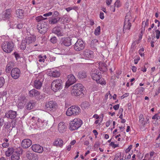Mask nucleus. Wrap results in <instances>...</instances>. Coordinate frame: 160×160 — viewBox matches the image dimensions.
Instances as JSON below:
<instances>
[{"mask_svg": "<svg viewBox=\"0 0 160 160\" xmlns=\"http://www.w3.org/2000/svg\"><path fill=\"white\" fill-rule=\"evenodd\" d=\"M82 124V120L79 118H74L70 122L69 125V129L71 131L77 130Z\"/></svg>", "mask_w": 160, "mask_h": 160, "instance_id": "1", "label": "nucleus"}, {"mask_svg": "<svg viewBox=\"0 0 160 160\" xmlns=\"http://www.w3.org/2000/svg\"><path fill=\"white\" fill-rule=\"evenodd\" d=\"M92 77L93 79L95 80L97 83L102 85H105L106 84L105 80L101 78V73L98 70H94L92 74Z\"/></svg>", "mask_w": 160, "mask_h": 160, "instance_id": "2", "label": "nucleus"}, {"mask_svg": "<svg viewBox=\"0 0 160 160\" xmlns=\"http://www.w3.org/2000/svg\"><path fill=\"white\" fill-rule=\"evenodd\" d=\"M71 93L72 95L78 97L83 94L84 87L81 83H77L72 86Z\"/></svg>", "mask_w": 160, "mask_h": 160, "instance_id": "3", "label": "nucleus"}, {"mask_svg": "<svg viewBox=\"0 0 160 160\" xmlns=\"http://www.w3.org/2000/svg\"><path fill=\"white\" fill-rule=\"evenodd\" d=\"M15 45L12 42L6 41L2 44V48L5 52L10 53L14 50Z\"/></svg>", "mask_w": 160, "mask_h": 160, "instance_id": "4", "label": "nucleus"}, {"mask_svg": "<svg viewBox=\"0 0 160 160\" xmlns=\"http://www.w3.org/2000/svg\"><path fill=\"white\" fill-rule=\"evenodd\" d=\"M62 82L60 79H56L54 80L51 84V88L54 92H57L62 88Z\"/></svg>", "mask_w": 160, "mask_h": 160, "instance_id": "5", "label": "nucleus"}, {"mask_svg": "<svg viewBox=\"0 0 160 160\" xmlns=\"http://www.w3.org/2000/svg\"><path fill=\"white\" fill-rule=\"evenodd\" d=\"M38 32L41 34H44L46 32L47 28V23L45 21L39 22L37 26Z\"/></svg>", "mask_w": 160, "mask_h": 160, "instance_id": "6", "label": "nucleus"}, {"mask_svg": "<svg viewBox=\"0 0 160 160\" xmlns=\"http://www.w3.org/2000/svg\"><path fill=\"white\" fill-rule=\"evenodd\" d=\"M85 44L83 41L80 39H78L74 44V49L77 51L83 50L85 48Z\"/></svg>", "mask_w": 160, "mask_h": 160, "instance_id": "7", "label": "nucleus"}, {"mask_svg": "<svg viewBox=\"0 0 160 160\" xmlns=\"http://www.w3.org/2000/svg\"><path fill=\"white\" fill-rule=\"evenodd\" d=\"M68 80L66 83L65 87L68 88L69 86L73 84L76 81L75 76L72 74L68 76Z\"/></svg>", "mask_w": 160, "mask_h": 160, "instance_id": "8", "label": "nucleus"}, {"mask_svg": "<svg viewBox=\"0 0 160 160\" xmlns=\"http://www.w3.org/2000/svg\"><path fill=\"white\" fill-rule=\"evenodd\" d=\"M21 72L19 69L18 68H13L11 72V77L14 79H18L20 76Z\"/></svg>", "mask_w": 160, "mask_h": 160, "instance_id": "9", "label": "nucleus"}, {"mask_svg": "<svg viewBox=\"0 0 160 160\" xmlns=\"http://www.w3.org/2000/svg\"><path fill=\"white\" fill-rule=\"evenodd\" d=\"M67 129V126L64 122H61L59 123L58 126V131L60 133L64 132Z\"/></svg>", "mask_w": 160, "mask_h": 160, "instance_id": "10", "label": "nucleus"}, {"mask_svg": "<svg viewBox=\"0 0 160 160\" xmlns=\"http://www.w3.org/2000/svg\"><path fill=\"white\" fill-rule=\"evenodd\" d=\"M71 39L69 37H64L62 38L60 43L61 44L66 46H69L71 45Z\"/></svg>", "mask_w": 160, "mask_h": 160, "instance_id": "11", "label": "nucleus"}, {"mask_svg": "<svg viewBox=\"0 0 160 160\" xmlns=\"http://www.w3.org/2000/svg\"><path fill=\"white\" fill-rule=\"evenodd\" d=\"M11 17V9H8L3 12L1 15V17L4 20L9 19Z\"/></svg>", "mask_w": 160, "mask_h": 160, "instance_id": "12", "label": "nucleus"}, {"mask_svg": "<svg viewBox=\"0 0 160 160\" xmlns=\"http://www.w3.org/2000/svg\"><path fill=\"white\" fill-rule=\"evenodd\" d=\"M62 29L59 26L56 27L52 29V32L56 34L58 36H62L64 34Z\"/></svg>", "mask_w": 160, "mask_h": 160, "instance_id": "13", "label": "nucleus"}, {"mask_svg": "<svg viewBox=\"0 0 160 160\" xmlns=\"http://www.w3.org/2000/svg\"><path fill=\"white\" fill-rule=\"evenodd\" d=\"M32 144L31 140L29 139H23L21 143V145L23 148H27L31 146Z\"/></svg>", "mask_w": 160, "mask_h": 160, "instance_id": "14", "label": "nucleus"}, {"mask_svg": "<svg viewBox=\"0 0 160 160\" xmlns=\"http://www.w3.org/2000/svg\"><path fill=\"white\" fill-rule=\"evenodd\" d=\"M32 150L34 152L39 153H42L43 151L42 147L39 145L35 144L33 145L31 147Z\"/></svg>", "mask_w": 160, "mask_h": 160, "instance_id": "15", "label": "nucleus"}, {"mask_svg": "<svg viewBox=\"0 0 160 160\" xmlns=\"http://www.w3.org/2000/svg\"><path fill=\"white\" fill-rule=\"evenodd\" d=\"M83 55L85 59H88L93 57V52L89 50L86 49L84 51Z\"/></svg>", "mask_w": 160, "mask_h": 160, "instance_id": "16", "label": "nucleus"}, {"mask_svg": "<svg viewBox=\"0 0 160 160\" xmlns=\"http://www.w3.org/2000/svg\"><path fill=\"white\" fill-rule=\"evenodd\" d=\"M45 107L47 108H49L50 109H56L58 108V105L55 102L51 101L46 103Z\"/></svg>", "mask_w": 160, "mask_h": 160, "instance_id": "17", "label": "nucleus"}, {"mask_svg": "<svg viewBox=\"0 0 160 160\" xmlns=\"http://www.w3.org/2000/svg\"><path fill=\"white\" fill-rule=\"evenodd\" d=\"M16 112L14 111H8V112L6 113L5 116L8 118L12 119L16 117Z\"/></svg>", "mask_w": 160, "mask_h": 160, "instance_id": "18", "label": "nucleus"}, {"mask_svg": "<svg viewBox=\"0 0 160 160\" xmlns=\"http://www.w3.org/2000/svg\"><path fill=\"white\" fill-rule=\"evenodd\" d=\"M63 142L62 139L60 138L56 139L53 142V144L56 147H62L63 145Z\"/></svg>", "mask_w": 160, "mask_h": 160, "instance_id": "19", "label": "nucleus"}, {"mask_svg": "<svg viewBox=\"0 0 160 160\" xmlns=\"http://www.w3.org/2000/svg\"><path fill=\"white\" fill-rule=\"evenodd\" d=\"M99 68L100 70L103 72L107 71V65L104 62H100L99 63Z\"/></svg>", "mask_w": 160, "mask_h": 160, "instance_id": "20", "label": "nucleus"}, {"mask_svg": "<svg viewBox=\"0 0 160 160\" xmlns=\"http://www.w3.org/2000/svg\"><path fill=\"white\" fill-rule=\"evenodd\" d=\"M80 113V111H67L66 115L68 116H74L78 115Z\"/></svg>", "mask_w": 160, "mask_h": 160, "instance_id": "21", "label": "nucleus"}, {"mask_svg": "<svg viewBox=\"0 0 160 160\" xmlns=\"http://www.w3.org/2000/svg\"><path fill=\"white\" fill-rule=\"evenodd\" d=\"M16 13L17 17L20 19H22L24 16V11L21 9H17L16 11Z\"/></svg>", "mask_w": 160, "mask_h": 160, "instance_id": "22", "label": "nucleus"}, {"mask_svg": "<svg viewBox=\"0 0 160 160\" xmlns=\"http://www.w3.org/2000/svg\"><path fill=\"white\" fill-rule=\"evenodd\" d=\"M132 24L131 23H124L123 27V32L124 33L125 32H128L130 30Z\"/></svg>", "mask_w": 160, "mask_h": 160, "instance_id": "23", "label": "nucleus"}, {"mask_svg": "<svg viewBox=\"0 0 160 160\" xmlns=\"http://www.w3.org/2000/svg\"><path fill=\"white\" fill-rule=\"evenodd\" d=\"M34 86L36 89H40L42 86V81L41 80L36 79L34 82Z\"/></svg>", "mask_w": 160, "mask_h": 160, "instance_id": "24", "label": "nucleus"}, {"mask_svg": "<svg viewBox=\"0 0 160 160\" xmlns=\"http://www.w3.org/2000/svg\"><path fill=\"white\" fill-rule=\"evenodd\" d=\"M49 75L52 77L57 78L60 76V75L59 71L55 70H51L49 73Z\"/></svg>", "mask_w": 160, "mask_h": 160, "instance_id": "25", "label": "nucleus"}, {"mask_svg": "<svg viewBox=\"0 0 160 160\" xmlns=\"http://www.w3.org/2000/svg\"><path fill=\"white\" fill-rule=\"evenodd\" d=\"M61 18H55L53 17H51L49 19V23L50 24H54L57 23L61 19Z\"/></svg>", "mask_w": 160, "mask_h": 160, "instance_id": "26", "label": "nucleus"}, {"mask_svg": "<svg viewBox=\"0 0 160 160\" xmlns=\"http://www.w3.org/2000/svg\"><path fill=\"white\" fill-rule=\"evenodd\" d=\"M39 94L38 91L33 89L29 92L28 94L30 97H34L38 96Z\"/></svg>", "mask_w": 160, "mask_h": 160, "instance_id": "27", "label": "nucleus"}, {"mask_svg": "<svg viewBox=\"0 0 160 160\" xmlns=\"http://www.w3.org/2000/svg\"><path fill=\"white\" fill-rule=\"evenodd\" d=\"M24 39L27 42V43L28 44L33 43L36 40V38L33 36H30Z\"/></svg>", "mask_w": 160, "mask_h": 160, "instance_id": "28", "label": "nucleus"}, {"mask_svg": "<svg viewBox=\"0 0 160 160\" xmlns=\"http://www.w3.org/2000/svg\"><path fill=\"white\" fill-rule=\"evenodd\" d=\"M35 102L33 101H30L27 104L26 109L30 110L33 109L34 107L35 106Z\"/></svg>", "mask_w": 160, "mask_h": 160, "instance_id": "29", "label": "nucleus"}, {"mask_svg": "<svg viewBox=\"0 0 160 160\" xmlns=\"http://www.w3.org/2000/svg\"><path fill=\"white\" fill-rule=\"evenodd\" d=\"M20 158V153L18 152H15L12 154V160H19Z\"/></svg>", "mask_w": 160, "mask_h": 160, "instance_id": "30", "label": "nucleus"}, {"mask_svg": "<svg viewBox=\"0 0 160 160\" xmlns=\"http://www.w3.org/2000/svg\"><path fill=\"white\" fill-rule=\"evenodd\" d=\"M81 106L82 109H88L90 107V104L88 102L84 101L81 104Z\"/></svg>", "mask_w": 160, "mask_h": 160, "instance_id": "31", "label": "nucleus"}, {"mask_svg": "<svg viewBox=\"0 0 160 160\" xmlns=\"http://www.w3.org/2000/svg\"><path fill=\"white\" fill-rule=\"evenodd\" d=\"M87 77L86 72L85 71H82L79 72L78 75V77L80 79H83Z\"/></svg>", "mask_w": 160, "mask_h": 160, "instance_id": "32", "label": "nucleus"}, {"mask_svg": "<svg viewBox=\"0 0 160 160\" xmlns=\"http://www.w3.org/2000/svg\"><path fill=\"white\" fill-rule=\"evenodd\" d=\"M14 152V149L13 148H8V150L6 151L5 154L7 156L9 157Z\"/></svg>", "mask_w": 160, "mask_h": 160, "instance_id": "33", "label": "nucleus"}, {"mask_svg": "<svg viewBox=\"0 0 160 160\" xmlns=\"http://www.w3.org/2000/svg\"><path fill=\"white\" fill-rule=\"evenodd\" d=\"M13 67L14 65L13 63L11 62H9L6 66V72H9Z\"/></svg>", "mask_w": 160, "mask_h": 160, "instance_id": "34", "label": "nucleus"}, {"mask_svg": "<svg viewBox=\"0 0 160 160\" xmlns=\"http://www.w3.org/2000/svg\"><path fill=\"white\" fill-rule=\"evenodd\" d=\"M27 44V42L25 40V39L23 40L22 41L21 45L20 46L21 49L22 50H25Z\"/></svg>", "mask_w": 160, "mask_h": 160, "instance_id": "35", "label": "nucleus"}, {"mask_svg": "<svg viewBox=\"0 0 160 160\" xmlns=\"http://www.w3.org/2000/svg\"><path fill=\"white\" fill-rule=\"evenodd\" d=\"M131 18L132 17L130 15V13L128 12L125 17L124 23H126V22H127V23H131L129 21Z\"/></svg>", "mask_w": 160, "mask_h": 160, "instance_id": "36", "label": "nucleus"}, {"mask_svg": "<svg viewBox=\"0 0 160 160\" xmlns=\"http://www.w3.org/2000/svg\"><path fill=\"white\" fill-rule=\"evenodd\" d=\"M144 90V88L142 87L138 88L135 91V93L136 94H142Z\"/></svg>", "mask_w": 160, "mask_h": 160, "instance_id": "37", "label": "nucleus"}, {"mask_svg": "<svg viewBox=\"0 0 160 160\" xmlns=\"http://www.w3.org/2000/svg\"><path fill=\"white\" fill-rule=\"evenodd\" d=\"M26 102V99L25 97L20 96L18 98L17 102H20L21 103H25Z\"/></svg>", "mask_w": 160, "mask_h": 160, "instance_id": "38", "label": "nucleus"}, {"mask_svg": "<svg viewBox=\"0 0 160 160\" xmlns=\"http://www.w3.org/2000/svg\"><path fill=\"white\" fill-rule=\"evenodd\" d=\"M47 19V18H43L42 16H39L36 18V21L39 22H41L42 21H44V20Z\"/></svg>", "mask_w": 160, "mask_h": 160, "instance_id": "39", "label": "nucleus"}, {"mask_svg": "<svg viewBox=\"0 0 160 160\" xmlns=\"http://www.w3.org/2000/svg\"><path fill=\"white\" fill-rule=\"evenodd\" d=\"M39 59V62H44L45 61V59L47 58V56L45 55H39L38 57Z\"/></svg>", "mask_w": 160, "mask_h": 160, "instance_id": "40", "label": "nucleus"}, {"mask_svg": "<svg viewBox=\"0 0 160 160\" xmlns=\"http://www.w3.org/2000/svg\"><path fill=\"white\" fill-rule=\"evenodd\" d=\"M62 19H63V21L62 22V23L64 24L65 23L68 22L69 21V20H68V18L67 15H64L62 17V18L60 20V21H62Z\"/></svg>", "mask_w": 160, "mask_h": 160, "instance_id": "41", "label": "nucleus"}, {"mask_svg": "<svg viewBox=\"0 0 160 160\" xmlns=\"http://www.w3.org/2000/svg\"><path fill=\"white\" fill-rule=\"evenodd\" d=\"M146 120H144V118L142 120V122H139V123L141 124L142 126H144L147 124L149 123V118L148 117H147L146 119Z\"/></svg>", "mask_w": 160, "mask_h": 160, "instance_id": "42", "label": "nucleus"}, {"mask_svg": "<svg viewBox=\"0 0 160 160\" xmlns=\"http://www.w3.org/2000/svg\"><path fill=\"white\" fill-rule=\"evenodd\" d=\"M100 27L98 26L97 28L94 31V34L96 35H98L100 34Z\"/></svg>", "mask_w": 160, "mask_h": 160, "instance_id": "43", "label": "nucleus"}, {"mask_svg": "<svg viewBox=\"0 0 160 160\" xmlns=\"http://www.w3.org/2000/svg\"><path fill=\"white\" fill-rule=\"evenodd\" d=\"M25 104V103L17 102V107L18 109H22L23 108Z\"/></svg>", "mask_w": 160, "mask_h": 160, "instance_id": "44", "label": "nucleus"}, {"mask_svg": "<svg viewBox=\"0 0 160 160\" xmlns=\"http://www.w3.org/2000/svg\"><path fill=\"white\" fill-rule=\"evenodd\" d=\"M74 109L75 110H79L80 109V108L76 106H72L68 108L67 110H72Z\"/></svg>", "mask_w": 160, "mask_h": 160, "instance_id": "45", "label": "nucleus"}, {"mask_svg": "<svg viewBox=\"0 0 160 160\" xmlns=\"http://www.w3.org/2000/svg\"><path fill=\"white\" fill-rule=\"evenodd\" d=\"M57 40L58 39L56 37L54 36L50 39V41L52 43L55 44L57 42Z\"/></svg>", "mask_w": 160, "mask_h": 160, "instance_id": "46", "label": "nucleus"}, {"mask_svg": "<svg viewBox=\"0 0 160 160\" xmlns=\"http://www.w3.org/2000/svg\"><path fill=\"white\" fill-rule=\"evenodd\" d=\"M5 83V80L2 77H0V88L2 87Z\"/></svg>", "mask_w": 160, "mask_h": 160, "instance_id": "47", "label": "nucleus"}, {"mask_svg": "<svg viewBox=\"0 0 160 160\" xmlns=\"http://www.w3.org/2000/svg\"><path fill=\"white\" fill-rule=\"evenodd\" d=\"M114 5L117 8L120 7L121 6L120 1L119 0H117Z\"/></svg>", "mask_w": 160, "mask_h": 160, "instance_id": "48", "label": "nucleus"}, {"mask_svg": "<svg viewBox=\"0 0 160 160\" xmlns=\"http://www.w3.org/2000/svg\"><path fill=\"white\" fill-rule=\"evenodd\" d=\"M149 21V19H147L145 22L143 21L142 23V27H144L145 28L146 26H148Z\"/></svg>", "mask_w": 160, "mask_h": 160, "instance_id": "49", "label": "nucleus"}, {"mask_svg": "<svg viewBox=\"0 0 160 160\" xmlns=\"http://www.w3.org/2000/svg\"><path fill=\"white\" fill-rule=\"evenodd\" d=\"M59 13L57 11H55L53 12V13H52V17H53L56 18H57V17L59 16Z\"/></svg>", "mask_w": 160, "mask_h": 160, "instance_id": "50", "label": "nucleus"}, {"mask_svg": "<svg viewBox=\"0 0 160 160\" xmlns=\"http://www.w3.org/2000/svg\"><path fill=\"white\" fill-rule=\"evenodd\" d=\"M158 114H156L154 116L152 117V119H156V120H158L159 119H160V116H159Z\"/></svg>", "mask_w": 160, "mask_h": 160, "instance_id": "51", "label": "nucleus"}, {"mask_svg": "<svg viewBox=\"0 0 160 160\" xmlns=\"http://www.w3.org/2000/svg\"><path fill=\"white\" fill-rule=\"evenodd\" d=\"M98 42V40L96 39L93 40L91 42V45L94 46L95 44L97 43Z\"/></svg>", "mask_w": 160, "mask_h": 160, "instance_id": "52", "label": "nucleus"}, {"mask_svg": "<svg viewBox=\"0 0 160 160\" xmlns=\"http://www.w3.org/2000/svg\"><path fill=\"white\" fill-rule=\"evenodd\" d=\"M156 38L158 39L159 38L160 35V31L158 29L156 30Z\"/></svg>", "mask_w": 160, "mask_h": 160, "instance_id": "53", "label": "nucleus"}, {"mask_svg": "<svg viewBox=\"0 0 160 160\" xmlns=\"http://www.w3.org/2000/svg\"><path fill=\"white\" fill-rule=\"evenodd\" d=\"M102 118H100V119H98L95 121L94 123L96 124H99L102 122Z\"/></svg>", "mask_w": 160, "mask_h": 160, "instance_id": "54", "label": "nucleus"}, {"mask_svg": "<svg viewBox=\"0 0 160 160\" xmlns=\"http://www.w3.org/2000/svg\"><path fill=\"white\" fill-rule=\"evenodd\" d=\"M32 155V153H30L29 151H28L26 152V156L28 159H30L31 156Z\"/></svg>", "mask_w": 160, "mask_h": 160, "instance_id": "55", "label": "nucleus"}, {"mask_svg": "<svg viewBox=\"0 0 160 160\" xmlns=\"http://www.w3.org/2000/svg\"><path fill=\"white\" fill-rule=\"evenodd\" d=\"M110 145L113 148H115L118 147V145L117 144H115L113 142H112L110 143Z\"/></svg>", "mask_w": 160, "mask_h": 160, "instance_id": "56", "label": "nucleus"}, {"mask_svg": "<svg viewBox=\"0 0 160 160\" xmlns=\"http://www.w3.org/2000/svg\"><path fill=\"white\" fill-rule=\"evenodd\" d=\"M13 54L14 55L16 60L20 58V55L16 52H15Z\"/></svg>", "mask_w": 160, "mask_h": 160, "instance_id": "57", "label": "nucleus"}, {"mask_svg": "<svg viewBox=\"0 0 160 160\" xmlns=\"http://www.w3.org/2000/svg\"><path fill=\"white\" fill-rule=\"evenodd\" d=\"M132 145H130L128 147V148L126 149L125 152L126 153H128V152H129L130 151L131 149H132Z\"/></svg>", "mask_w": 160, "mask_h": 160, "instance_id": "58", "label": "nucleus"}, {"mask_svg": "<svg viewBox=\"0 0 160 160\" xmlns=\"http://www.w3.org/2000/svg\"><path fill=\"white\" fill-rule=\"evenodd\" d=\"M52 14V12H49L43 14V16L44 17H48L50 16Z\"/></svg>", "mask_w": 160, "mask_h": 160, "instance_id": "59", "label": "nucleus"}, {"mask_svg": "<svg viewBox=\"0 0 160 160\" xmlns=\"http://www.w3.org/2000/svg\"><path fill=\"white\" fill-rule=\"evenodd\" d=\"M129 93H126L123 95L121 97V99H123L124 98H125L126 97H128L129 95Z\"/></svg>", "mask_w": 160, "mask_h": 160, "instance_id": "60", "label": "nucleus"}, {"mask_svg": "<svg viewBox=\"0 0 160 160\" xmlns=\"http://www.w3.org/2000/svg\"><path fill=\"white\" fill-rule=\"evenodd\" d=\"M23 24L22 23H20L17 25V27L18 29H20L23 27Z\"/></svg>", "mask_w": 160, "mask_h": 160, "instance_id": "61", "label": "nucleus"}, {"mask_svg": "<svg viewBox=\"0 0 160 160\" xmlns=\"http://www.w3.org/2000/svg\"><path fill=\"white\" fill-rule=\"evenodd\" d=\"M75 8H76V7H69L66 8V10L67 12H68L72 9H75Z\"/></svg>", "mask_w": 160, "mask_h": 160, "instance_id": "62", "label": "nucleus"}, {"mask_svg": "<svg viewBox=\"0 0 160 160\" xmlns=\"http://www.w3.org/2000/svg\"><path fill=\"white\" fill-rule=\"evenodd\" d=\"M9 144L8 142H4L2 144V146L4 148H7L8 147Z\"/></svg>", "mask_w": 160, "mask_h": 160, "instance_id": "63", "label": "nucleus"}, {"mask_svg": "<svg viewBox=\"0 0 160 160\" xmlns=\"http://www.w3.org/2000/svg\"><path fill=\"white\" fill-rule=\"evenodd\" d=\"M144 119L143 118V114H141L140 115L139 117V122H142V120Z\"/></svg>", "mask_w": 160, "mask_h": 160, "instance_id": "64", "label": "nucleus"}]
</instances>
